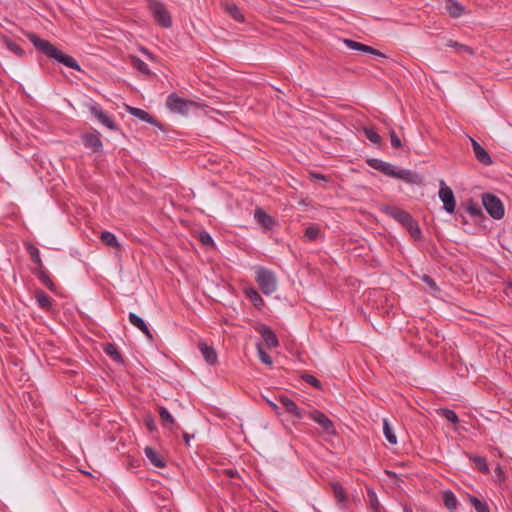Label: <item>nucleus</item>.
I'll return each mask as SVG.
<instances>
[{
    "label": "nucleus",
    "instance_id": "1",
    "mask_svg": "<svg viewBox=\"0 0 512 512\" xmlns=\"http://www.w3.org/2000/svg\"><path fill=\"white\" fill-rule=\"evenodd\" d=\"M27 37L33 46L49 58L69 67L80 71L81 67L78 62L70 55L63 53L61 50L52 45L49 41L40 38L35 33H28Z\"/></svg>",
    "mask_w": 512,
    "mask_h": 512
},
{
    "label": "nucleus",
    "instance_id": "50",
    "mask_svg": "<svg viewBox=\"0 0 512 512\" xmlns=\"http://www.w3.org/2000/svg\"><path fill=\"white\" fill-rule=\"evenodd\" d=\"M145 423H146L147 428H148L150 431H153V430L156 428L155 423H154V420H153L151 417H148V418L145 420Z\"/></svg>",
    "mask_w": 512,
    "mask_h": 512
},
{
    "label": "nucleus",
    "instance_id": "5",
    "mask_svg": "<svg viewBox=\"0 0 512 512\" xmlns=\"http://www.w3.org/2000/svg\"><path fill=\"white\" fill-rule=\"evenodd\" d=\"M482 204L492 218L500 220L504 217V206L497 196L490 193H484L482 195Z\"/></svg>",
    "mask_w": 512,
    "mask_h": 512
},
{
    "label": "nucleus",
    "instance_id": "49",
    "mask_svg": "<svg viewBox=\"0 0 512 512\" xmlns=\"http://www.w3.org/2000/svg\"><path fill=\"white\" fill-rule=\"evenodd\" d=\"M423 282H425L429 287L436 288L435 281L429 276V275H423L422 277Z\"/></svg>",
    "mask_w": 512,
    "mask_h": 512
},
{
    "label": "nucleus",
    "instance_id": "47",
    "mask_svg": "<svg viewBox=\"0 0 512 512\" xmlns=\"http://www.w3.org/2000/svg\"><path fill=\"white\" fill-rule=\"evenodd\" d=\"M390 141L393 148L399 149L402 147L401 139L397 136L394 130H390Z\"/></svg>",
    "mask_w": 512,
    "mask_h": 512
},
{
    "label": "nucleus",
    "instance_id": "41",
    "mask_svg": "<svg viewBox=\"0 0 512 512\" xmlns=\"http://www.w3.org/2000/svg\"><path fill=\"white\" fill-rule=\"evenodd\" d=\"M446 46L454 48L461 52H466V53L472 54V49L469 46L461 44V43L453 41V40H448L446 43Z\"/></svg>",
    "mask_w": 512,
    "mask_h": 512
},
{
    "label": "nucleus",
    "instance_id": "10",
    "mask_svg": "<svg viewBox=\"0 0 512 512\" xmlns=\"http://www.w3.org/2000/svg\"><path fill=\"white\" fill-rule=\"evenodd\" d=\"M306 414L309 415V417L315 421L317 424H319L324 431H326L329 434H334L335 429L332 421L321 411L314 410L311 412H306Z\"/></svg>",
    "mask_w": 512,
    "mask_h": 512
},
{
    "label": "nucleus",
    "instance_id": "26",
    "mask_svg": "<svg viewBox=\"0 0 512 512\" xmlns=\"http://www.w3.org/2000/svg\"><path fill=\"white\" fill-rule=\"evenodd\" d=\"M383 433H384L386 440L391 445L397 444V437H396L394 430L391 427L388 419H386V418L383 419Z\"/></svg>",
    "mask_w": 512,
    "mask_h": 512
},
{
    "label": "nucleus",
    "instance_id": "23",
    "mask_svg": "<svg viewBox=\"0 0 512 512\" xmlns=\"http://www.w3.org/2000/svg\"><path fill=\"white\" fill-rule=\"evenodd\" d=\"M332 490L337 503L341 506V508H346L347 498L343 487L339 483H332Z\"/></svg>",
    "mask_w": 512,
    "mask_h": 512
},
{
    "label": "nucleus",
    "instance_id": "38",
    "mask_svg": "<svg viewBox=\"0 0 512 512\" xmlns=\"http://www.w3.org/2000/svg\"><path fill=\"white\" fill-rule=\"evenodd\" d=\"M158 411H159L160 419L164 426L174 424L175 421H174L173 416L170 414V412L165 407H159Z\"/></svg>",
    "mask_w": 512,
    "mask_h": 512
},
{
    "label": "nucleus",
    "instance_id": "51",
    "mask_svg": "<svg viewBox=\"0 0 512 512\" xmlns=\"http://www.w3.org/2000/svg\"><path fill=\"white\" fill-rule=\"evenodd\" d=\"M311 177L314 178V179H317V180H324V181H326V177L324 175H322V174L312 173Z\"/></svg>",
    "mask_w": 512,
    "mask_h": 512
},
{
    "label": "nucleus",
    "instance_id": "32",
    "mask_svg": "<svg viewBox=\"0 0 512 512\" xmlns=\"http://www.w3.org/2000/svg\"><path fill=\"white\" fill-rule=\"evenodd\" d=\"M367 497H368L369 507L374 512H380L381 504H380V502L378 500V497H377L375 491L372 488H368L367 489Z\"/></svg>",
    "mask_w": 512,
    "mask_h": 512
},
{
    "label": "nucleus",
    "instance_id": "57",
    "mask_svg": "<svg viewBox=\"0 0 512 512\" xmlns=\"http://www.w3.org/2000/svg\"><path fill=\"white\" fill-rule=\"evenodd\" d=\"M497 470H498V471H497V474H500V472H501V468H497Z\"/></svg>",
    "mask_w": 512,
    "mask_h": 512
},
{
    "label": "nucleus",
    "instance_id": "20",
    "mask_svg": "<svg viewBox=\"0 0 512 512\" xmlns=\"http://www.w3.org/2000/svg\"><path fill=\"white\" fill-rule=\"evenodd\" d=\"M128 320L129 322L135 326L136 328H138L141 332H143L148 338H152V334L148 328V326L146 325L145 321L140 317L138 316L137 314L135 313H129L128 315Z\"/></svg>",
    "mask_w": 512,
    "mask_h": 512
},
{
    "label": "nucleus",
    "instance_id": "53",
    "mask_svg": "<svg viewBox=\"0 0 512 512\" xmlns=\"http://www.w3.org/2000/svg\"><path fill=\"white\" fill-rule=\"evenodd\" d=\"M183 438L185 441V444L188 446L190 444L191 438H193V435H189L188 433L183 434Z\"/></svg>",
    "mask_w": 512,
    "mask_h": 512
},
{
    "label": "nucleus",
    "instance_id": "29",
    "mask_svg": "<svg viewBox=\"0 0 512 512\" xmlns=\"http://www.w3.org/2000/svg\"><path fill=\"white\" fill-rule=\"evenodd\" d=\"M2 43L3 45L8 49L10 50L11 52H13L14 54H16L17 56L19 57H23L25 52L24 50L19 46L17 45L15 42H13L10 38L4 36L2 38Z\"/></svg>",
    "mask_w": 512,
    "mask_h": 512
},
{
    "label": "nucleus",
    "instance_id": "6",
    "mask_svg": "<svg viewBox=\"0 0 512 512\" xmlns=\"http://www.w3.org/2000/svg\"><path fill=\"white\" fill-rule=\"evenodd\" d=\"M166 106L174 113L187 115L190 107H195L196 103L192 100L181 98L176 93H172L167 97Z\"/></svg>",
    "mask_w": 512,
    "mask_h": 512
},
{
    "label": "nucleus",
    "instance_id": "4",
    "mask_svg": "<svg viewBox=\"0 0 512 512\" xmlns=\"http://www.w3.org/2000/svg\"><path fill=\"white\" fill-rule=\"evenodd\" d=\"M148 7L154 20L160 26L164 28H170L172 26L171 15L162 2L157 0H149Z\"/></svg>",
    "mask_w": 512,
    "mask_h": 512
},
{
    "label": "nucleus",
    "instance_id": "25",
    "mask_svg": "<svg viewBox=\"0 0 512 512\" xmlns=\"http://www.w3.org/2000/svg\"><path fill=\"white\" fill-rule=\"evenodd\" d=\"M104 352L108 356H110L115 362H117L119 364L124 363V359H123L122 355L120 354V352L118 351L116 345H114L112 343L106 344L104 347Z\"/></svg>",
    "mask_w": 512,
    "mask_h": 512
},
{
    "label": "nucleus",
    "instance_id": "33",
    "mask_svg": "<svg viewBox=\"0 0 512 512\" xmlns=\"http://www.w3.org/2000/svg\"><path fill=\"white\" fill-rule=\"evenodd\" d=\"M245 292H246V296L250 299V301L253 303L254 306L259 308L264 304V301H263L261 295L254 288H248V289H246Z\"/></svg>",
    "mask_w": 512,
    "mask_h": 512
},
{
    "label": "nucleus",
    "instance_id": "11",
    "mask_svg": "<svg viewBox=\"0 0 512 512\" xmlns=\"http://www.w3.org/2000/svg\"><path fill=\"white\" fill-rule=\"evenodd\" d=\"M383 211L387 215H389L390 217H392L393 219H395L396 221L401 223L404 227H406L407 224H409L410 222H412L414 220L408 212H406L400 208H397V207L386 206L383 209Z\"/></svg>",
    "mask_w": 512,
    "mask_h": 512
},
{
    "label": "nucleus",
    "instance_id": "19",
    "mask_svg": "<svg viewBox=\"0 0 512 512\" xmlns=\"http://www.w3.org/2000/svg\"><path fill=\"white\" fill-rule=\"evenodd\" d=\"M199 350L202 357L208 364H215L217 362V353L212 346H208L206 343L201 342L199 344Z\"/></svg>",
    "mask_w": 512,
    "mask_h": 512
},
{
    "label": "nucleus",
    "instance_id": "12",
    "mask_svg": "<svg viewBox=\"0 0 512 512\" xmlns=\"http://www.w3.org/2000/svg\"><path fill=\"white\" fill-rule=\"evenodd\" d=\"M254 219L255 221L261 225L265 230H271L274 225L276 224V221L272 216L267 214L263 209L256 208L254 211Z\"/></svg>",
    "mask_w": 512,
    "mask_h": 512
},
{
    "label": "nucleus",
    "instance_id": "7",
    "mask_svg": "<svg viewBox=\"0 0 512 512\" xmlns=\"http://www.w3.org/2000/svg\"><path fill=\"white\" fill-rule=\"evenodd\" d=\"M439 186L440 189L438 194L440 200L443 202L444 210L449 214L454 213L456 209V200L452 189L446 185L444 180H440Z\"/></svg>",
    "mask_w": 512,
    "mask_h": 512
},
{
    "label": "nucleus",
    "instance_id": "42",
    "mask_svg": "<svg viewBox=\"0 0 512 512\" xmlns=\"http://www.w3.org/2000/svg\"><path fill=\"white\" fill-rule=\"evenodd\" d=\"M257 352H258V357L263 364L268 365V366H271L273 364L272 357L263 350L261 345H258Z\"/></svg>",
    "mask_w": 512,
    "mask_h": 512
},
{
    "label": "nucleus",
    "instance_id": "17",
    "mask_svg": "<svg viewBox=\"0 0 512 512\" xmlns=\"http://www.w3.org/2000/svg\"><path fill=\"white\" fill-rule=\"evenodd\" d=\"M144 453L151 462V464L154 465L155 467L163 468L166 466V462L163 459V457L158 452H156L152 447H145Z\"/></svg>",
    "mask_w": 512,
    "mask_h": 512
},
{
    "label": "nucleus",
    "instance_id": "30",
    "mask_svg": "<svg viewBox=\"0 0 512 512\" xmlns=\"http://www.w3.org/2000/svg\"><path fill=\"white\" fill-rule=\"evenodd\" d=\"M27 251L32 259V261L37 265V268L43 266L42 259L40 257V251L39 249L33 245L32 243H28L26 245Z\"/></svg>",
    "mask_w": 512,
    "mask_h": 512
},
{
    "label": "nucleus",
    "instance_id": "44",
    "mask_svg": "<svg viewBox=\"0 0 512 512\" xmlns=\"http://www.w3.org/2000/svg\"><path fill=\"white\" fill-rule=\"evenodd\" d=\"M358 51H362V52H365V53H370V54H373V55L381 57V58H386V55H384L379 50L374 49L373 47L365 45V44H362V43L360 44V47H359Z\"/></svg>",
    "mask_w": 512,
    "mask_h": 512
},
{
    "label": "nucleus",
    "instance_id": "27",
    "mask_svg": "<svg viewBox=\"0 0 512 512\" xmlns=\"http://www.w3.org/2000/svg\"><path fill=\"white\" fill-rule=\"evenodd\" d=\"M443 502L445 507L449 510H455L458 505V501L455 494L450 490H446L443 492Z\"/></svg>",
    "mask_w": 512,
    "mask_h": 512
},
{
    "label": "nucleus",
    "instance_id": "18",
    "mask_svg": "<svg viewBox=\"0 0 512 512\" xmlns=\"http://www.w3.org/2000/svg\"><path fill=\"white\" fill-rule=\"evenodd\" d=\"M33 273L39 279V281L50 291L54 292L56 290V286L50 278L49 274L45 271L44 266L36 268Z\"/></svg>",
    "mask_w": 512,
    "mask_h": 512
},
{
    "label": "nucleus",
    "instance_id": "9",
    "mask_svg": "<svg viewBox=\"0 0 512 512\" xmlns=\"http://www.w3.org/2000/svg\"><path fill=\"white\" fill-rule=\"evenodd\" d=\"M278 401L281 406L290 414L297 419H302L306 415V411L299 408L297 404L290 398L284 395L278 397Z\"/></svg>",
    "mask_w": 512,
    "mask_h": 512
},
{
    "label": "nucleus",
    "instance_id": "21",
    "mask_svg": "<svg viewBox=\"0 0 512 512\" xmlns=\"http://www.w3.org/2000/svg\"><path fill=\"white\" fill-rule=\"evenodd\" d=\"M445 9L451 17L458 18L465 12V8L455 0H446Z\"/></svg>",
    "mask_w": 512,
    "mask_h": 512
},
{
    "label": "nucleus",
    "instance_id": "3",
    "mask_svg": "<svg viewBox=\"0 0 512 512\" xmlns=\"http://www.w3.org/2000/svg\"><path fill=\"white\" fill-rule=\"evenodd\" d=\"M256 282L265 295H270L277 289V278L274 272L264 267L256 270Z\"/></svg>",
    "mask_w": 512,
    "mask_h": 512
},
{
    "label": "nucleus",
    "instance_id": "31",
    "mask_svg": "<svg viewBox=\"0 0 512 512\" xmlns=\"http://www.w3.org/2000/svg\"><path fill=\"white\" fill-rule=\"evenodd\" d=\"M468 499H469L470 504L476 510V512H490L487 502L482 501L473 495H469Z\"/></svg>",
    "mask_w": 512,
    "mask_h": 512
},
{
    "label": "nucleus",
    "instance_id": "40",
    "mask_svg": "<svg viewBox=\"0 0 512 512\" xmlns=\"http://www.w3.org/2000/svg\"><path fill=\"white\" fill-rule=\"evenodd\" d=\"M466 211L473 217H478L482 214L481 207L473 201H469L466 205Z\"/></svg>",
    "mask_w": 512,
    "mask_h": 512
},
{
    "label": "nucleus",
    "instance_id": "14",
    "mask_svg": "<svg viewBox=\"0 0 512 512\" xmlns=\"http://www.w3.org/2000/svg\"><path fill=\"white\" fill-rule=\"evenodd\" d=\"M83 143L85 147L91 148L93 152H99L103 147L100 135L97 132L85 134L83 136Z\"/></svg>",
    "mask_w": 512,
    "mask_h": 512
},
{
    "label": "nucleus",
    "instance_id": "28",
    "mask_svg": "<svg viewBox=\"0 0 512 512\" xmlns=\"http://www.w3.org/2000/svg\"><path fill=\"white\" fill-rule=\"evenodd\" d=\"M225 11L236 21L242 22L244 17L239 8L234 3L226 2L224 4Z\"/></svg>",
    "mask_w": 512,
    "mask_h": 512
},
{
    "label": "nucleus",
    "instance_id": "55",
    "mask_svg": "<svg viewBox=\"0 0 512 512\" xmlns=\"http://www.w3.org/2000/svg\"><path fill=\"white\" fill-rule=\"evenodd\" d=\"M228 474H229L231 477H233L235 473H234L232 470H229V471H228Z\"/></svg>",
    "mask_w": 512,
    "mask_h": 512
},
{
    "label": "nucleus",
    "instance_id": "39",
    "mask_svg": "<svg viewBox=\"0 0 512 512\" xmlns=\"http://www.w3.org/2000/svg\"><path fill=\"white\" fill-rule=\"evenodd\" d=\"M320 234V228L317 225H311L306 228L305 238L309 241H314Z\"/></svg>",
    "mask_w": 512,
    "mask_h": 512
},
{
    "label": "nucleus",
    "instance_id": "15",
    "mask_svg": "<svg viewBox=\"0 0 512 512\" xmlns=\"http://www.w3.org/2000/svg\"><path fill=\"white\" fill-rule=\"evenodd\" d=\"M258 332L261 334V337L263 338L266 345L270 348L277 347L279 342L277 339L276 334L272 331L271 328L268 326L262 325Z\"/></svg>",
    "mask_w": 512,
    "mask_h": 512
},
{
    "label": "nucleus",
    "instance_id": "46",
    "mask_svg": "<svg viewBox=\"0 0 512 512\" xmlns=\"http://www.w3.org/2000/svg\"><path fill=\"white\" fill-rule=\"evenodd\" d=\"M199 240L201 241L202 244L206 245V246H209V245H214V241L212 239V237L210 236V234L206 231H202L200 234H199Z\"/></svg>",
    "mask_w": 512,
    "mask_h": 512
},
{
    "label": "nucleus",
    "instance_id": "43",
    "mask_svg": "<svg viewBox=\"0 0 512 512\" xmlns=\"http://www.w3.org/2000/svg\"><path fill=\"white\" fill-rule=\"evenodd\" d=\"M473 462L475 463V465L477 466V468L484 472V473H488L489 472V468H488V465H487V462H486V459L483 458V457H480V456H474L472 458Z\"/></svg>",
    "mask_w": 512,
    "mask_h": 512
},
{
    "label": "nucleus",
    "instance_id": "16",
    "mask_svg": "<svg viewBox=\"0 0 512 512\" xmlns=\"http://www.w3.org/2000/svg\"><path fill=\"white\" fill-rule=\"evenodd\" d=\"M127 110L132 116H134L146 123L158 126V121L152 115H150L148 112H146L145 110L140 109V108L131 107V106H128Z\"/></svg>",
    "mask_w": 512,
    "mask_h": 512
},
{
    "label": "nucleus",
    "instance_id": "48",
    "mask_svg": "<svg viewBox=\"0 0 512 512\" xmlns=\"http://www.w3.org/2000/svg\"><path fill=\"white\" fill-rule=\"evenodd\" d=\"M343 43L346 45L347 48L352 49V50H358L360 47V44H361L352 39H344Z\"/></svg>",
    "mask_w": 512,
    "mask_h": 512
},
{
    "label": "nucleus",
    "instance_id": "13",
    "mask_svg": "<svg viewBox=\"0 0 512 512\" xmlns=\"http://www.w3.org/2000/svg\"><path fill=\"white\" fill-rule=\"evenodd\" d=\"M470 140L476 159L484 165L492 164V158L488 152L476 140L472 138H470Z\"/></svg>",
    "mask_w": 512,
    "mask_h": 512
},
{
    "label": "nucleus",
    "instance_id": "56",
    "mask_svg": "<svg viewBox=\"0 0 512 512\" xmlns=\"http://www.w3.org/2000/svg\"><path fill=\"white\" fill-rule=\"evenodd\" d=\"M387 474H389L390 476H395V473L391 472V471H388Z\"/></svg>",
    "mask_w": 512,
    "mask_h": 512
},
{
    "label": "nucleus",
    "instance_id": "35",
    "mask_svg": "<svg viewBox=\"0 0 512 512\" xmlns=\"http://www.w3.org/2000/svg\"><path fill=\"white\" fill-rule=\"evenodd\" d=\"M363 133L367 139L375 145H380L382 142L381 136L371 127H363Z\"/></svg>",
    "mask_w": 512,
    "mask_h": 512
},
{
    "label": "nucleus",
    "instance_id": "59",
    "mask_svg": "<svg viewBox=\"0 0 512 512\" xmlns=\"http://www.w3.org/2000/svg\"><path fill=\"white\" fill-rule=\"evenodd\" d=\"M508 286L512 288V282H509V283H508Z\"/></svg>",
    "mask_w": 512,
    "mask_h": 512
},
{
    "label": "nucleus",
    "instance_id": "58",
    "mask_svg": "<svg viewBox=\"0 0 512 512\" xmlns=\"http://www.w3.org/2000/svg\"><path fill=\"white\" fill-rule=\"evenodd\" d=\"M497 470H498V471H497V474H500V472H501V468H497Z\"/></svg>",
    "mask_w": 512,
    "mask_h": 512
},
{
    "label": "nucleus",
    "instance_id": "45",
    "mask_svg": "<svg viewBox=\"0 0 512 512\" xmlns=\"http://www.w3.org/2000/svg\"><path fill=\"white\" fill-rule=\"evenodd\" d=\"M302 379H303L306 383H308V384L312 385L314 388H317V389H320V388H321V383H320V381H319L316 377H314L313 375H310V374H303V375H302Z\"/></svg>",
    "mask_w": 512,
    "mask_h": 512
},
{
    "label": "nucleus",
    "instance_id": "36",
    "mask_svg": "<svg viewBox=\"0 0 512 512\" xmlns=\"http://www.w3.org/2000/svg\"><path fill=\"white\" fill-rule=\"evenodd\" d=\"M410 236L415 240H420L422 237L421 229L415 220L407 224L405 227Z\"/></svg>",
    "mask_w": 512,
    "mask_h": 512
},
{
    "label": "nucleus",
    "instance_id": "22",
    "mask_svg": "<svg viewBox=\"0 0 512 512\" xmlns=\"http://www.w3.org/2000/svg\"><path fill=\"white\" fill-rule=\"evenodd\" d=\"M35 298L38 306L41 309L50 310L52 308L51 298L43 290H36Z\"/></svg>",
    "mask_w": 512,
    "mask_h": 512
},
{
    "label": "nucleus",
    "instance_id": "24",
    "mask_svg": "<svg viewBox=\"0 0 512 512\" xmlns=\"http://www.w3.org/2000/svg\"><path fill=\"white\" fill-rule=\"evenodd\" d=\"M100 239L106 246L120 249V244L113 233L109 231H103L101 233Z\"/></svg>",
    "mask_w": 512,
    "mask_h": 512
},
{
    "label": "nucleus",
    "instance_id": "37",
    "mask_svg": "<svg viewBox=\"0 0 512 512\" xmlns=\"http://www.w3.org/2000/svg\"><path fill=\"white\" fill-rule=\"evenodd\" d=\"M131 63L133 65V67L136 68L137 70H139L141 73L146 74V75L150 74L148 65L143 60H141L139 57H137V56L131 57Z\"/></svg>",
    "mask_w": 512,
    "mask_h": 512
},
{
    "label": "nucleus",
    "instance_id": "54",
    "mask_svg": "<svg viewBox=\"0 0 512 512\" xmlns=\"http://www.w3.org/2000/svg\"><path fill=\"white\" fill-rule=\"evenodd\" d=\"M404 512H413L409 507H404Z\"/></svg>",
    "mask_w": 512,
    "mask_h": 512
},
{
    "label": "nucleus",
    "instance_id": "52",
    "mask_svg": "<svg viewBox=\"0 0 512 512\" xmlns=\"http://www.w3.org/2000/svg\"><path fill=\"white\" fill-rule=\"evenodd\" d=\"M269 406L276 412L278 413V409H279V406L277 403L273 402V401H267Z\"/></svg>",
    "mask_w": 512,
    "mask_h": 512
},
{
    "label": "nucleus",
    "instance_id": "2",
    "mask_svg": "<svg viewBox=\"0 0 512 512\" xmlns=\"http://www.w3.org/2000/svg\"><path fill=\"white\" fill-rule=\"evenodd\" d=\"M367 164L371 168L383 173L388 177L402 180L408 184H419L421 181L418 173L412 170L399 168L398 166L381 159L370 158L367 160Z\"/></svg>",
    "mask_w": 512,
    "mask_h": 512
},
{
    "label": "nucleus",
    "instance_id": "8",
    "mask_svg": "<svg viewBox=\"0 0 512 512\" xmlns=\"http://www.w3.org/2000/svg\"><path fill=\"white\" fill-rule=\"evenodd\" d=\"M91 114L105 127L110 130H116L117 126L114 119L109 116L100 105L94 103L89 106Z\"/></svg>",
    "mask_w": 512,
    "mask_h": 512
},
{
    "label": "nucleus",
    "instance_id": "34",
    "mask_svg": "<svg viewBox=\"0 0 512 512\" xmlns=\"http://www.w3.org/2000/svg\"><path fill=\"white\" fill-rule=\"evenodd\" d=\"M437 413L440 416L444 417L449 422H451L453 425H457L458 422H459L457 414L453 410H451V409L440 408V409L437 410Z\"/></svg>",
    "mask_w": 512,
    "mask_h": 512
}]
</instances>
